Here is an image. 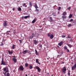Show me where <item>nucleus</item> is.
<instances>
[{"label":"nucleus","mask_w":76,"mask_h":76,"mask_svg":"<svg viewBox=\"0 0 76 76\" xmlns=\"http://www.w3.org/2000/svg\"><path fill=\"white\" fill-rule=\"evenodd\" d=\"M7 63L5 61H4L3 58L2 59L1 61V65H7Z\"/></svg>","instance_id":"obj_1"},{"label":"nucleus","mask_w":76,"mask_h":76,"mask_svg":"<svg viewBox=\"0 0 76 76\" xmlns=\"http://www.w3.org/2000/svg\"><path fill=\"white\" fill-rule=\"evenodd\" d=\"M7 22H8L6 21H4V23H3V25L4 27H6L7 26Z\"/></svg>","instance_id":"obj_2"},{"label":"nucleus","mask_w":76,"mask_h":76,"mask_svg":"<svg viewBox=\"0 0 76 76\" xmlns=\"http://www.w3.org/2000/svg\"><path fill=\"white\" fill-rule=\"evenodd\" d=\"M18 69L20 70V71H23L24 70V68L23 66L21 65L19 67Z\"/></svg>","instance_id":"obj_3"},{"label":"nucleus","mask_w":76,"mask_h":76,"mask_svg":"<svg viewBox=\"0 0 76 76\" xmlns=\"http://www.w3.org/2000/svg\"><path fill=\"white\" fill-rule=\"evenodd\" d=\"M22 53L24 55H25L26 54L28 53V50H24L23 51Z\"/></svg>","instance_id":"obj_4"},{"label":"nucleus","mask_w":76,"mask_h":76,"mask_svg":"<svg viewBox=\"0 0 76 76\" xmlns=\"http://www.w3.org/2000/svg\"><path fill=\"white\" fill-rule=\"evenodd\" d=\"M36 69H37L38 70L37 72H39V73H40L41 70V69H40V68L38 66H37L36 67Z\"/></svg>","instance_id":"obj_5"},{"label":"nucleus","mask_w":76,"mask_h":76,"mask_svg":"<svg viewBox=\"0 0 76 76\" xmlns=\"http://www.w3.org/2000/svg\"><path fill=\"white\" fill-rule=\"evenodd\" d=\"M66 71V67L65 66L64 67L63 69H62V71L63 72L65 73H66L65 72Z\"/></svg>","instance_id":"obj_6"},{"label":"nucleus","mask_w":76,"mask_h":76,"mask_svg":"<svg viewBox=\"0 0 76 76\" xmlns=\"http://www.w3.org/2000/svg\"><path fill=\"white\" fill-rule=\"evenodd\" d=\"M76 69V63L75 64L74 66H72V70H73L74 69Z\"/></svg>","instance_id":"obj_7"},{"label":"nucleus","mask_w":76,"mask_h":76,"mask_svg":"<svg viewBox=\"0 0 76 76\" xmlns=\"http://www.w3.org/2000/svg\"><path fill=\"white\" fill-rule=\"evenodd\" d=\"M35 35H36L35 34H34L33 33L32 35L31 36H30V39H32V38H33V37H35Z\"/></svg>","instance_id":"obj_8"},{"label":"nucleus","mask_w":76,"mask_h":76,"mask_svg":"<svg viewBox=\"0 0 76 76\" xmlns=\"http://www.w3.org/2000/svg\"><path fill=\"white\" fill-rule=\"evenodd\" d=\"M12 60L14 63H16V62H17V59H16V58H12Z\"/></svg>","instance_id":"obj_9"},{"label":"nucleus","mask_w":76,"mask_h":76,"mask_svg":"<svg viewBox=\"0 0 76 76\" xmlns=\"http://www.w3.org/2000/svg\"><path fill=\"white\" fill-rule=\"evenodd\" d=\"M8 52L9 55H11L13 54V50L12 51H8Z\"/></svg>","instance_id":"obj_10"},{"label":"nucleus","mask_w":76,"mask_h":76,"mask_svg":"<svg viewBox=\"0 0 76 76\" xmlns=\"http://www.w3.org/2000/svg\"><path fill=\"white\" fill-rule=\"evenodd\" d=\"M35 54L37 56H38L39 55V53L37 52V50L35 49Z\"/></svg>","instance_id":"obj_11"},{"label":"nucleus","mask_w":76,"mask_h":76,"mask_svg":"<svg viewBox=\"0 0 76 76\" xmlns=\"http://www.w3.org/2000/svg\"><path fill=\"white\" fill-rule=\"evenodd\" d=\"M63 45V42H60L58 43V45L59 46H61Z\"/></svg>","instance_id":"obj_12"},{"label":"nucleus","mask_w":76,"mask_h":76,"mask_svg":"<svg viewBox=\"0 0 76 76\" xmlns=\"http://www.w3.org/2000/svg\"><path fill=\"white\" fill-rule=\"evenodd\" d=\"M49 20L50 22H52L53 21L52 18L51 17H50Z\"/></svg>","instance_id":"obj_13"},{"label":"nucleus","mask_w":76,"mask_h":76,"mask_svg":"<svg viewBox=\"0 0 76 76\" xmlns=\"http://www.w3.org/2000/svg\"><path fill=\"white\" fill-rule=\"evenodd\" d=\"M50 39H53V34H51L50 36Z\"/></svg>","instance_id":"obj_14"},{"label":"nucleus","mask_w":76,"mask_h":76,"mask_svg":"<svg viewBox=\"0 0 76 76\" xmlns=\"http://www.w3.org/2000/svg\"><path fill=\"white\" fill-rule=\"evenodd\" d=\"M15 45L13 44V45L12 46V48L13 50L15 49Z\"/></svg>","instance_id":"obj_15"},{"label":"nucleus","mask_w":76,"mask_h":76,"mask_svg":"<svg viewBox=\"0 0 76 76\" xmlns=\"http://www.w3.org/2000/svg\"><path fill=\"white\" fill-rule=\"evenodd\" d=\"M67 14V13H66V12H64L63 14H62V15H63V16H65V15H66Z\"/></svg>","instance_id":"obj_16"},{"label":"nucleus","mask_w":76,"mask_h":76,"mask_svg":"<svg viewBox=\"0 0 76 76\" xmlns=\"http://www.w3.org/2000/svg\"><path fill=\"white\" fill-rule=\"evenodd\" d=\"M29 68L30 69H31L33 68V67L32 66H31V65H29Z\"/></svg>","instance_id":"obj_17"},{"label":"nucleus","mask_w":76,"mask_h":76,"mask_svg":"<svg viewBox=\"0 0 76 76\" xmlns=\"http://www.w3.org/2000/svg\"><path fill=\"white\" fill-rule=\"evenodd\" d=\"M34 44H37L38 43L37 41L35 40H34Z\"/></svg>","instance_id":"obj_18"},{"label":"nucleus","mask_w":76,"mask_h":76,"mask_svg":"<svg viewBox=\"0 0 76 76\" xmlns=\"http://www.w3.org/2000/svg\"><path fill=\"white\" fill-rule=\"evenodd\" d=\"M67 45L70 48H71V47H72V45L70 44H67Z\"/></svg>","instance_id":"obj_19"},{"label":"nucleus","mask_w":76,"mask_h":76,"mask_svg":"<svg viewBox=\"0 0 76 76\" xmlns=\"http://www.w3.org/2000/svg\"><path fill=\"white\" fill-rule=\"evenodd\" d=\"M29 17H30V16H26L24 17V18L25 19H27L28 18H29Z\"/></svg>","instance_id":"obj_20"},{"label":"nucleus","mask_w":76,"mask_h":76,"mask_svg":"<svg viewBox=\"0 0 76 76\" xmlns=\"http://www.w3.org/2000/svg\"><path fill=\"white\" fill-rule=\"evenodd\" d=\"M36 21V19H34L32 22V23H34Z\"/></svg>","instance_id":"obj_21"},{"label":"nucleus","mask_w":76,"mask_h":76,"mask_svg":"<svg viewBox=\"0 0 76 76\" xmlns=\"http://www.w3.org/2000/svg\"><path fill=\"white\" fill-rule=\"evenodd\" d=\"M34 7L36 9H37L38 8V7H37V4H35Z\"/></svg>","instance_id":"obj_22"},{"label":"nucleus","mask_w":76,"mask_h":76,"mask_svg":"<svg viewBox=\"0 0 76 76\" xmlns=\"http://www.w3.org/2000/svg\"><path fill=\"white\" fill-rule=\"evenodd\" d=\"M72 26V24H69L68 25H67V26L68 27H70Z\"/></svg>","instance_id":"obj_23"},{"label":"nucleus","mask_w":76,"mask_h":76,"mask_svg":"<svg viewBox=\"0 0 76 76\" xmlns=\"http://www.w3.org/2000/svg\"><path fill=\"white\" fill-rule=\"evenodd\" d=\"M3 70H4V72H5L7 70V68L6 67H5V68H3Z\"/></svg>","instance_id":"obj_24"},{"label":"nucleus","mask_w":76,"mask_h":76,"mask_svg":"<svg viewBox=\"0 0 76 76\" xmlns=\"http://www.w3.org/2000/svg\"><path fill=\"white\" fill-rule=\"evenodd\" d=\"M25 66L26 67H28V63H26L25 64Z\"/></svg>","instance_id":"obj_25"},{"label":"nucleus","mask_w":76,"mask_h":76,"mask_svg":"<svg viewBox=\"0 0 76 76\" xmlns=\"http://www.w3.org/2000/svg\"><path fill=\"white\" fill-rule=\"evenodd\" d=\"M10 74H9V72H8V73H7V75H6V76H10Z\"/></svg>","instance_id":"obj_26"},{"label":"nucleus","mask_w":76,"mask_h":76,"mask_svg":"<svg viewBox=\"0 0 76 76\" xmlns=\"http://www.w3.org/2000/svg\"><path fill=\"white\" fill-rule=\"evenodd\" d=\"M51 34V33H48V37H50V35Z\"/></svg>","instance_id":"obj_27"},{"label":"nucleus","mask_w":76,"mask_h":76,"mask_svg":"<svg viewBox=\"0 0 76 76\" xmlns=\"http://www.w3.org/2000/svg\"><path fill=\"white\" fill-rule=\"evenodd\" d=\"M22 10V9H21V8L20 7H19L18 9V10L19 11H21Z\"/></svg>","instance_id":"obj_28"},{"label":"nucleus","mask_w":76,"mask_h":76,"mask_svg":"<svg viewBox=\"0 0 76 76\" xmlns=\"http://www.w3.org/2000/svg\"><path fill=\"white\" fill-rule=\"evenodd\" d=\"M29 4L30 6H31L30 7H31V6H32V4L31 2H29Z\"/></svg>","instance_id":"obj_29"},{"label":"nucleus","mask_w":76,"mask_h":76,"mask_svg":"<svg viewBox=\"0 0 76 76\" xmlns=\"http://www.w3.org/2000/svg\"><path fill=\"white\" fill-rule=\"evenodd\" d=\"M28 53H29V55H31V51H30L29 50H28Z\"/></svg>","instance_id":"obj_30"},{"label":"nucleus","mask_w":76,"mask_h":76,"mask_svg":"<svg viewBox=\"0 0 76 76\" xmlns=\"http://www.w3.org/2000/svg\"><path fill=\"white\" fill-rule=\"evenodd\" d=\"M70 71H68V75L69 76H70Z\"/></svg>","instance_id":"obj_31"},{"label":"nucleus","mask_w":76,"mask_h":76,"mask_svg":"<svg viewBox=\"0 0 76 76\" xmlns=\"http://www.w3.org/2000/svg\"><path fill=\"white\" fill-rule=\"evenodd\" d=\"M72 15L70 14V15H69V18H70L72 17Z\"/></svg>","instance_id":"obj_32"},{"label":"nucleus","mask_w":76,"mask_h":76,"mask_svg":"<svg viewBox=\"0 0 76 76\" xmlns=\"http://www.w3.org/2000/svg\"><path fill=\"white\" fill-rule=\"evenodd\" d=\"M72 38L71 39H70L69 40L70 42H72Z\"/></svg>","instance_id":"obj_33"},{"label":"nucleus","mask_w":76,"mask_h":76,"mask_svg":"<svg viewBox=\"0 0 76 76\" xmlns=\"http://www.w3.org/2000/svg\"><path fill=\"white\" fill-rule=\"evenodd\" d=\"M72 22L75 23H76V20H73Z\"/></svg>","instance_id":"obj_34"},{"label":"nucleus","mask_w":76,"mask_h":76,"mask_svg":"<svg viewBox=\"0 0 76 76\" xmlns=\"http://www.w3.org/2000/svg\"><path fill=\"white\" fill-rule=\"evenodd\" d=\"M37 12H39V10L38 9H36V10H35Z\"/></svg>","instance_id":"obj_35"},{"label":"nucleus","mask_w":76,"mask_h":76,"mask_svg":"<svg viewBox=\"0 0 76 76\" xmlns=\"http://www.w3.org/2000/svg\"><path fill=\"white\" fill-rule=\"evenodd\" d=\"M38 59H36V62L37 63H38Z\"/></svg>","instance_id":"obj_36"},{"label":"nucleus","mask_w":76,"mask_h":76,"mask_svg":"<svg viewBox=\"0 0 76 76\" xmlns=\"http://www.w3.org/2000/svg\"><path fill=\"white\" fill-rule=\"evenodd\" d=\"M3 74L5 76H6V73L5 72V73H4V72H3Z\"/></svg>","instance_id":"obj_37"},{"label":"nucleus","mask_w":76,"mask_h":76,"mask_svg":"<svg viewBox=\"0 0 76 76\" xmlns=\"http://www.w3.org/2000/svg\"><path fill=\"white\" fill-rule=\"evenodd\" d=\"M61 37L62 38H65V37H66V36L65 35H63L61 36Z\"/></svg>","instance_id":"obj_38"},{"label":"nucleus","mask_w":76,"mask_h":76,"mask_svg":"<svg viewBox=\"0 0 76 76\" xmlns=\"http://www.w3.org/2000/svg\"><path fill=\"white\" fill-rule=\"evenodd\" d=\"M6 34L7 35H9V34H10V33L8 32V31H7L6 32Z\"/></svg>","instance_id":"obj_39"},{"label":"nucleus","mask_w":76,"mask_h":76,"mask_svg":"<svg viewBox=\"0 0 76 76\" xmlns=\"http://www.w3.org/2000/svg\"><path fill=\"white\" fill-rule=\"evenodd\" d=\"M64 49H65V50H67V48L66 47V46H64Z\"/></svg>","instance_id":"obj_40"},{"label":"nucleus","mask_w":76,"mask_h":76,"mask_svg":"<svg viewBox=\"0 0 76 76\" xmlns=\"http://www.w3.org/2000/svg\"><path fill=\"white\" fill-rule=\"evenodd\" d=\"M52 15H53V16H56V15H55V13H53L52 14Z\"/></svg>","instance_id":"obj_41"},{"label":"nucleus","mask_w":76,"mask_h":76,"mask_svg":"<svg viewBox=\"0 0 76 76\" xmlns=\"http://www.w3.org/2000/svg\"><path fill=\"white\" fill-rule=\"evenodd\" d=\"M9 72V70H7L5 72V73H7L8 72Z\"/></svg>","instance_id":"obj_42"},{"label":"nucleus","mask_w":76,"mask_h":76,"mask_svg":"<svg viewBox=\"0 0 76 76\" xmlns=\"http://www.w3.org/2000/svg\"><path fill=\"white\" fill-rule=\"evenodd\" d=\"M68 38H70V39L71 38V37H70L69 35H68Z\"/></svg>","instance_id":"obj_43"},{"label":"nucleus","mask_w":76,"mask_h":76,"mask_svg":"<svg viewBox=\"0 0 76 76\" xmlns=\"http://www.w3.org/2000/svg\"><path fill=\"white\" fill-rule=\"evenodd\" d=\"M67 50V52H69V49H66Z\"/></svg>","instance_id":"obj_44"},{"label":"nucleus","mask_w":76,"mask_h":76,"mask_svg":"<svg viewBox=\"0 0 76 76\" xmlns=\"http://www.w3.org/2000/svg\"><path fill=\"white\" fill-rule=\"evenodd\" d=\"M61 9V7H59L58 9V10H60Z\"/></svg>","instance_id":"obj_45"},{"label":"nucleus","mask_w":76,"mask_h":76,"mask_svg":"<svg viewBox=\"0 0 76 76\" xmlns=\"http://www.w3.org/2000/svg\"><path fill=\"white\" fill-rule=\"evenodd\" d=\"M26 5V4L25 3H23V6H25Z\"/></svg>","instance_id":"obj_46"},{"label":"nucleus","mask_w":76,"mask_h":76,"mask_svg":"<svg viewBox=\"0 0 76 76\" xmlns=\"http://www.w3.org/2000/svg\"><path fill=\"white\" fill-rule=\"evenodd\" d=\"M39 47L42 48V45H40L39 46Z\"/></svg>","instance_id":"obj_47"},{"label":"nucleus","mask_w":76,"mask_h":76,"mask_svg":"<svg viewBox=\"0 0 76 76\" xmlns=\"http://www.w3.org/2000/svg\"><path fill=\"white\" fill-rule=\"evenodd\" d=\"M19 41L20 42V43L21 44V43H22V42H21V41H22L21 40H19Z\"/></svg>","instance_id":"obj_48"},{"label":"nucleus","mask_w":76,"mask_h":76,"mask_svg":"<svg viewBox=\"0 0 76 76\" xmlns=\"http://www.w3.org/2000/svg\"><path fill=\"white\" fill-rule=\"evenodd\" d=\"M24 18V17H22L21 18V19L23 20Z\"/></svg>","instance_id":"obj_49"},{"label":"nucleus","mask_w":76,"mask_h":76,"mask_svg":"<svg viewBox=\"0 0 76 76\" xmlns=\"http://www.w3.org/2000/svg\"><path fill=\"white\" fill-rule=\"evenodd\" d=\"M73 20L72 19H71V20H70V21H69V22H70V21H73Z\"/></svg>","instance_id":"obj_50"},{"label":"nucleus","mask_w":76,"mask_h":76,"mask_svg":"<svg viewBox=\"0 0 76 76\" xmlns=\"http://www.w3.org/2000/svg\"><path fill=\"white\" fill-rule=\"evenodd\" d=\"M64 64V62H63L61 63V64Z\"/></svg>","instance_id":"obj_51"},{"label":"nucleus","mask_w":76,"mask_h":76,"mask_svg":"<svg viewBox=\"0 0 76 76\" xmlns=\"http://www.w3.org/2000/svg\"><path fill=\"white\" fill-rule=\"evenodd\" d=\"M70 8H71V7H69L68 9L69 10H70Z\"/></svg>","instance_id":"obj_52"},{"label":"nucleus","mask_w":76,"mask_h":76,"mask_svg":"<svg viewBox=\"0 0 76 76\" xmlns=\"http://www.w3.org/2000/svg\"><path fill=\"white\" fill-rule=\"evenodd\" d=\"M64 16H62V18L63 19H64Z\"/></svg>","instance_id":"obj_53"},{"label":"nucleus","mask_w":76,"mask_h":76,"mask_svg":"<svg viewBox=\"0 0 76 76\" xmlns=\"http://www.w3.org/2000/svg\"><path fill=\"white\" fill-rule=\"evenodd\" d=\"M13 58H16V56H14L13 57Z\"/></svg>","instance_id":"obj_54"},{"label":"nucleus","mask_w":76,"mask_h":76,"mask_svg":"<svg viewBox=\"0 0 76 76\" xmlns=\"http://www.w3.org/2000/svg\"><path fill=\"white\" fill-rule=\"evenodd\" d=\"M66 18V16H64V18Z\"/></svg>","instance_id":"obj_55"},{"label":"nucleus","mask_w":76,"mask_h":76,"mask_svg":"<svg viewBox=\"0 0 76 76\" xmlns=\"http://www.w3.org/2000/svg\"><path fill=\"white\" fill-rule=\"evenodd\" d=\"M38 64H39V65H40V63L39 62H38Z\"/></svg>","instance_id":"obj_56"},{"label":"nucleus","mask_w":76,"mask_h":76,"mask_svg":"<svg viewBox=\"0 0 76 76\" xmlns=\"http://www.w3.org/2000/svg\"><path fill=\"white\" fill-rule=\"evenodd\" d=\"M12 10H13V11H15V8H13V9H12Z\"/></svg>","instance_id":"obj_57"},{"label":"nucleus","mask_w":76,"mask_h":76,"mask_svg":"<svg viewBox=\"0 0 76 76\" xmlns=\"http://www.w3.org/2000/svg\"><path fill=\"white\" fill-rule=\"evenodd\" d=\"M25 7H27V5H26V4L25 5Z\"/></svg>","instance_id":"obj_58"},{"label":"nucleus","mask_w":76,"mask_h":76,"mask_svg":"<svg viewBox=\"0 0 76 76\" xmlns=\"http://www.w3.org/2000/svg\"><path fill=\"white\" fill-rule=\"evenodd\" d=\"M47 75H50V74L49 73H47Z\"/></svg>","instance_id":"obj_59"},{"label":"nucleus","mask_w":76,"mask_h":76,"mask_svg":"<svg viewBox=\"0 0 76 76\" xmlns=\"http://www.w3.org/2000/svg\"><path fill=\"white\" fill-rule=\"evenodd\" d=\"M7 32H11V31H7Z\"/></svg>","instance_id":"obj_60"},{"label":"nucleus","mask_w":76,"mask_h":76,"mask_svg":"<svg viewBox=\"0 0 76 76\" xmlns=\"http://www.w3.org/2000/svg\"><path fill=\"white\" fill-rule=\"evenodd\" d=\"M61 54H63V52H61Z\"/></svg>","instance_id":"obj_61"},{"label":"nucleus","mask_w":76,"mask_h":76,"mask_svg":"<svg viewBox=\"0 0 76 76\" xmlns=\"http://www.w3.org/2000/svg\"><path fill=\"white\" fill-rule=\"evenodd\" d=\"M25 76H28V75H27V74H26Z\"/></svg>","instance_id":"obj_62"},{"label":"nucleus","mask_w":76,"mask_h":76,"mask_svg":"<svg viewBox=\"0 0 76 76\" xmlns=\"http://www.w3.org/2000/svg\"><path fill=\"white\" fill-rule=\"evenodd\" d=\"M1 45H3V44H2Z\"/></svg>","instance_id":"obj_63"},{"label":"nucleus","mask_w":76,"mask_h":76,"mask_svg":"<svg viewBox=\"0 0 76 76\" xmlns=\"http://www.w3.org/2000/svg\"><path fill=\"white\" fill-rule=\"evenodd\" d=\"M51 76H53V75H52Z\"/></svg>","instance_id":"obj_64"}]
</instances>
